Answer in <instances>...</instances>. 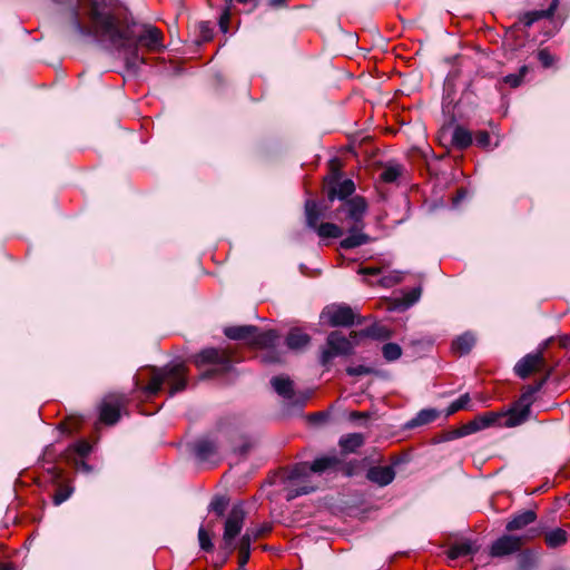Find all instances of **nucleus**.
<instances>
[{"mask_svg":"<svg viewBox=\"0 0 570 570\" xmlns=\"http://www.w3.org/2000/svg\"><path fill=\"white\" fill-rule=\"evenodd\" d=\"M87 16L90 26L80 20L78 6L71 8V26L77 35L106 42L110 48L122 52L127 67L136 69L146 63L139 53V45L150 51L164 48L161 31L149 23H138L132 17H124L118 21L112 13L100 11L97 0H88Z\"/></svg>","mask_w":570,"mask_h":570,"instance_id":"nucleus-1","label":"nucleus"},{"mask_svg":"<svg viewBox=\"0 0 570 570\" xmlns=\"http://www.w3.org/2000/svg\"><path fill=\"white\" fill-rule=\"evenodd\" d=\"M341 461L336 455H325L317 458L311 465L306 462L295 464L288 475V487L286 488V499L292 501L297 497L305 495L315 491L316 487L312 484L309 476L312 473H324L335 470Z\"/></svg>","mask_w":570,"mask_h":570,"instance_id":"nucleus-2","label":"nucleus"},{"mask_svg":"<svg viewBox=\"0 0 570 570\" xmlns=\"http://www.w3.org/2000/svg\"><path fill=\"white\" fill-rule=\"evenodd\" d=\"M164 383L169 385V396L175 395L187 386L186 368L183 363H169L163 367L150 368V380L142 387L147 396L159 393Z\"/></svg>","mask_w":570,"mask_h":570,"instance_id":"nucleus-3","label":"nucleus"},{"mask_svg":"<svg viewBox=\"0 0 570 570\" xmlns=\"http://www.w3.org/2000/svg\"><path fill=\"white\" fill-rule=\"evenodd\" d=\"M546 380H541L535 385H529L522 392L519 400L512 405L507 412V419L504 420V426L513 428L524 423L531 413V405L534 402V395L544 385Z\"/></svg>","mask_w":570,"mask_h":570,"instance_id":"nucleus-4","label":"nucleus"},{"mask_svg":"<svg viewBox=\"0 0 570 570\" xmlns=\"http://www.w3.org/2000/svg\"><path fill=\"white\" fill-rule=\"evenodd\" d=\"M195 364L200 367L210 364L213 368L205 372L202 377L209 379L215 375L228 373L232 370V358L226 351L209 347L195 356Z\"/></svg>","mask_w":570,"mask_h":570,"instance_id":"nucleus-5","label":"nucleus"},{"mask_svg":"<svg viewBox=\"0 0 570 570\" xmlns=\"http://www.w3.org/2000/svg\"><path fill=\"white\" fill-rule=\"evenodd\" d=\"M355 342H352L338 331H333L326 338V347L322 350L320 363L328 367L336 356H348L353 354Z\"/></svg>","mask_w":570,"mask_h":570,"instance_id":"nucleus-6","label":"nucleus"},{"mask_svg":"<svg viewBox=\"0 0 570 570\" xmlns=\"http://www.w3.org/2000/svg\"><path fill=\"white\" fill-rule=\"evenodd\" d=\"M245 517L246 512L243 503L234 504L224 524L223 542L225 550L229 552L235 550V539L243 529Z\"/></svg>","mask_w":570,"mask_h":570,"instance_id":"nucleus-7","label":"nucleus"},{"mask_svg":"<svg viewBox=\"0 0 570 570\" xmlns=\"http://www.w3.org/2000/svg\"><path fill=\"white\" fill-rule=\"evenodd\" d=\"M271 384L274 389V391L282 396L289 405L296 406V407H303L308 397L309 393H297L294 391L293 382L288 376L279 375L274 376L271 380Z\"/></svg>","mask_w":570,"mask_h":570,"instance_id":"nucleus-8","label":"nucleus"},{"mask_svg":"<svg viewBox=\"0 0 570 570\" xmlns=\"http://www.w3.org/2000/svg\"><path fill=\"white\" fill-rule=\"evenodd\" d=\"M279 336L276 331L268 330L265 332H257L253 335L252 344L256 347L264 348L262 360L265 363H279L282 354L275 350Z\"/></svg>","mask_w":570,"mask_h":570,"instance_id":"nucleus-9","label":"nucleus"},{"mask_svg":"<svg viewBox=\"0 0 570 570\" xmlns=\"http://www.w3.org/2000/svg\"><path fill=\"white\" fill-rule=\"evenodd\" d=\"M126 400V396L122 394L110 393L106 395L99 406L100 421L108 425L117 423Z\"/></svg>","mask_w":570,"mask_h":570,"instance_id":"nucleus-10","label":"nucleus"},{"mask_svg":"<svg viewBox=\"0 0 570 570\" xmlns=\"http://www.w3.org/2000/svg\"><path fill=\"white\" fill-rule=\"evenodd\" d=\"M321 317L326 318L331 326L348 327L354 324L355 315L347 305H330L323 309Z\"/></svg>","mask_w":570,"mask_h":570,"instance_id":"nucleus-11","label":"nucleus"},{"mask_svg":"<svg viewBox=\"0 0 570 570\" xmlns=\"http://www.w3.org/2000/svg\"><path fill=\"white\" fill-rule=\"evenodd\" d=\"M523 540L521 537L505 534L497 539L490 549L492 557H504L512 554L521 549Z\"/></svg>","mask_w":570,"mask_h":570,"instance_id":"nucleus-12","label":"nucleus"},{"mask_svg":"<svg viewBox=\"0 0 570 570\" xmlns=\"http://www.w3.org/2000/svg\"><path fill=\"white\" fill-rule=\"evenodd\" d=\"M503 417L507 419V413L500 414V413H494V412H488V413L481 414L464 425V428H463L464 431L461 433V435L474 433V432L484 430V429L495 425V424L504 426V422L501 423V420Z\"/></svg>","mask_w":570,"mask_h":570,"instance_id":"nucleus-13","label":"nucleus"},{"mask_svg":"<svg viewBox=\"0 0 570 570\" xmlns=\"http://www.w3.org/2000/svg\"><path fill=\"white\" fill-rule=\"evenodd\" d=\"M367 204L364 198L356 196L344 204L346 217L352 222V225L364 226L363 217L366 213Z\"/></svg>","mask_w":570,"mask_h":570,"instance_id":"nucleus-14","label":"nucleus"},{"mask_svg":"<svg viewBox=\"0 0 570 570\" xmlns=\"http://www.w3.org/2000/svg\"><path fill=\"white\" fill-rule=\"evenodd\" d=\"M355 190V185L352 179H332L327 186V198L330 202L334 199H345L351 196Z\"/></svg>","mask_w":570,"mask_h":570,"instance_id":"nucleus-15","label":"nucleus"},{"mask_svg":"<svg viewBox=\"0 0 570 570\" xmlns=\"http://www.w3.org/2000/svg\"><path fill=\"white\" fill-rule=\"evenodd\" d=\"M366 478L379 487H386L395 479V470L392 465L371 466L366 472Z\"/></svg>","mask_w":570,"mask_h":570,"instance_id":"nucleus-16","label":"nucleus"},{"mask_svg":"<svg viewBox=\"0 0 570 570\" xmlns=\"http://www.w3.org/2000/svg\"><path fill=\"white\" fill-rule=\"evenodd\" d=\"M219 445L216 440L202 439L196 442L194 451L199 461H210L218 455Z\"/></svg>","mask_w":570,"mask_h":570,"instance_id":"nucleus-17","label":"nucleus"},{"mask_svg":"<svg viewBox=\"0 0 570 570\" xmlns=\"http://www.w3.org/2000/svg\"><path fill=\"white\" fill-rule=\"evenodd\" d=\"M364 226L352 225L348 235L343 238L340 246L343 249H352L370 242V236L363 233Z\"/></svg>","mask_w":570,"mask_h":570,"instance_id":"nucleus-18","label":"nucleus"},{"mask_svg":"<svg viewBox=\"0 0 570 570\" xmlns=\"http://www.w3.org/2000/svg\"><path fill=\"white\" fill-rule=\"evenodd\" d=\"M542 355L540 353L527 354L515 364L514 372L519 377L527 379L530 373L542 363Z\"/></svg>","mask_w":570,"mask_h":570,"instance_id":"nucleus-19","label":"nucleus"},{"mask_svg":"<svg viewBox=\"0 0 570 570\" xmlns=\"http://www.w3.org/2000/svg\"><path fill=\"white\" fill-rule=\"evenodd\" d=\"M559 6V0H550V4L547 9L532 10L523 14L522 22L525 27H531L534 22L541 19H549L554 14Z\"/></svg>","mask_w":570,"mask_h":570,"instance_id":"nucleus-20","label":"nucleus"},{"mask_svg":"<svg viewBox=\"0 0 570 570\" xmlns=\"http://www.w3.org/2000/svg\"><path fill=\"white\" fill-rule=\"evenodd\" d=\"M257 332L254 325L229 326L224 330V334L235 341H246L252 344L253 335Z\"/></svg>","mask_w":570,"mask_h":570,"instance_id":"nucleus-21","label":"nucleus"},{"mask_svg":"<svg viewBox=\"0 0 570 570\" xmlns=\"http://www.w3.org/2000/svg\"><path fill=\"white\" fill-rule=\"evenodd\" d=\"M537 519V514L532 510H525L520 513H517L512 517V519L507 523L505 529L508 531L521 530L529 524L533 523Z\"/></svg>","mask_w":570,"mask_h":570,"instance_id":"nucleus-22","label":"nucleus"},{"mask_svg":"<svg viewBox=\"0 0 570 570\" xmlns=\"http://www.w3.org/2000/svg\"><path fill=\"white\" fill-rule=\"evenodd\" d=\"M392 335L391 331L379 324H374L372 326L366 327L365 330H362L361 332H351V337L353 340H356V337H371L374 340H387Z\"/></svg>","mask_w":570,"mask_h":570,"instance_id":"nucleus-23","label":"nucleus"},{"mask_svg":"<svg viewBox=\"0 0 570 570\" xmlns=\"http://www.w3.org/2000/svg\"><path fill=\"white\" fill-rule=\"evenodd\" d=\"M439 416V412L434 409H423L413 419L406 423V428L414 429L417 426L426 425L435 421Z\"/></svg>","mask_w":570,"mask_h":570,"instance_id":"nucleus-24","label":"nucleus"},{"mask_svg":"<svg viewBox=\"0 0 570 570\" xmlns=\"http://www.w3.org/2000/svg\"><path fill=\"white\" fill-rule=\"evenodd\" d=\"M311 341V337L298 328H293L286 336V345L289 350H301Z\"/></svg>","mask_w":570,"mask_h":570,"instance_id":"nucleus-25","label":"nucleus"},{"mask_svg":"<svg viewBox=\"0 0 570 570\" xmlns=\"http://www.w3.org/2000/svg\"><path fill=\"white\" fill-rule=\"evenodd\" d=\"M473 142L472 134L462 126H456L452 132V145L458 149H465Z\"/></svg>","mask_w":570,"mask_h":570,"instance_id":"nucleus-26","label":"nucleus"},{"mask_svg":"<svg viewBox=\"0 0 570 570\" xmlns=\"http://www.w3.org/2000/svg\"><path fill=\"white\" fill-rule=\"evenodd\" d=\"M364 443V436L361 433H350L340 439V446L344 452L352 453Z\"/></svg>","mask_w":570,"mask_h":570,"instance_id":"nucleus-27","label":"nucleus"},{"mask_svg":"<svg viewBox=\"0 0 570 570\" xmlns=\"http://www.w3.org/2000/svg\"><path fill=\"white\" fill-rule=\"evenodd\" d=\"M305 215H306L307 226L309 228L315 229L317 227V222L323 216V213L320 209V206L315 200L307 199L305 202Z\"/></svg>","mask_w":570,"mask_h":570,"instance_id":"nucleus-28","label":"nucleus"},{"mask_svg":"<svg viewBox=\"0 0 570 570\" xmlns=\"http://www.w3.org/2000/svg\"><path fill=\"white\" fill-rule=\"evenodd\" d=\"M544 541L549 548H558L568 541V533L561 528H556L544 534Z\"/></svg>","mask_w":570,"mask_h":570,"instance_id":"nucleus-29","label":"nucleus"},{"mask_svg":"<svg viewBox=\"0 0 570 570\" xmlns=\"http://www.w3.org/2000/svg\"><path fill=\"white\" fill-rule=\"evenodd\" d=\"M475 343V338L471 333H464L456 337L452 343V350L460 353L466 354L471 351Z\"/></svg>","mask_w":570,"mask_h":570,"instance_id":"nucleus-30","label":"nucleus"},{"mask_svg":"<svg viewBox=\"0 0 570 570\" xmlns=\"http://www.w3.org/2000/svg\"><path fill=\"white\" fill-rule=\"evenodd\" d=\"M315 229L322 238H338L343 235V230L333 223H322Z\"/></svg>","mask_w":570,"mask_h":570,"instance_id":"nucleus-31","label":"nucleus"},{"mask_svg":"<svg viewBox=\"0 0 570 570\" xmlns=\"http://www.w3.org/2000/svg\"><path fill=\"white\" fill-rule=\"evenodd\" d=\"M474 548L473 544L470 541L460 542L456 544H453L449 550V558L450 559H458L460 557H465L471 553H473Z\"/></svg>","mask_w":570,"mask_h":570,"instance_id":"nucleus-32","label":"nucleus"},{"mask_svg":"<svg viewBox=\"0 0 570 570\" xmlns=\"http://www.w3.org/2000/svg\"><path fill=\"white\" fill-rule=\"evenodd\" d=\"M382 354L386 362H394L402 355V348L396 343H385L382 346Z\"/></svg>","mask_w":570,"mask_h":570,"instance_id":"nucleus-33","label":"nucleus"},{"mask_svg":"<svg viewBox=\"0 0 570 570\" xmlns=\"http://www.w3.org/2000/svg\"><path fill=\"white\" fill-rule=\"evenodd\" d=\"M471 399L469 393L462 394L458 400L453 401L446 411L448 415H451L460 410H471L472 406L470 405Z\"/></svg>","mask_w":570,"mask_h":570,"instance_id":"nucleus-34","label":"nucleus"},{"mask_svg":"<svg viewBox=\"0 0 570 570\" xmlns=\"http://www.w3.org/2000/svg\"><path fill=\"white\" fill-rule=\"evenodd\" d=\"M403 279L402 273L400 272H392L386 275H382L377 283L385 288L392 287L400 283Z\"/></svg>","mask_w":570,"mask_h":570,"instance_id":"nucleus-35","label":"nucleus"},{"mask_svg":"<svg viewBox=\"0 0 570 570\" xmlns=\"http://www.w3.org/2000/svg\"><path fill=\"white\" fill-rule=\"evenodd\" d=\"M528 72V67L522 66L518 73H510L503 78V81L512 88H517L521 85L523 77Z\"/></svg>","mask_w":570,"mask_h":570,"instance_id":"nucleus-36","label":"nucleus"},{"mask_svg":"<svg viewBox=\"0 0 570 570\" xmlns=\"http://www.w3.org/2000/svg\"><path fill=\"white\" fill-rule=\"evenodd\" d=\"M198 541L202 550L210 552L214 549L210 535L203 525L198 530Z\"/></svg>","mask_w":570,"mask_h":570,"instance_id":"nucleus-37","label":"nucleus"},{"mask_svg":"<svg viewBox=\"0 0 570 570\" xmlns=\"http://www.w3.org/2000/svg\"><path fill=\"white\" fill-rule=\"evenodd\" d=\"M400 166H389L382 171L381 179L385 183H394L400 177Z\"/></svg>","mask_w":570,"mask_h":570,"instance_id":"nucleus-38","label":"nucleus"},{"mask_svg":"<svg viewBox=\"0 0 570 570\" xmlns=\"http://www.w3.org/2000/svg\"><path fill=\"white\" fill-rule=\"evenodd\" d=\"M259 538V532L250 533V529L240 537L238 550L250 551L252 541Z\"/></svg>","mask_w":570,"mask_h":570,"instance_id":"nucleus-39","label":"nucleus"},{"mask_svg":"<svg viewBox=\"0 0 570 570\" xmlns=\"http://www.w3.org/2000/svg\"><path fill=\"white\" fill-rule=\"evenodd\" d=\"M228 501L224 497H216L209 504V510L218 517L224 515Z\"/></svg>","mask_w":570,"mask_h":570,"instance_id":"nucleus-40","label":"nucleus"},{"mask_svg":"<svg viewBox=\"0 0 570 570\" xmlns=\"http://www.w3.org/2000/svg\"><path fill=\"white\" fill-rule=\"evenodd\" d=\"M70 450H72L80 458L87 456L91 452V445L86 440H80L76 442Z\"/></svg>","mask_w":570,"mask_h":570,"instance_id":"nucleus-41","label":"nucleus"},{"mask_svg":"<svg viewBox=\"0 0 570 570\" xmlns=\"http://www.w3.org/2000/svg\"><path fill=\"white\" fill-rule=\"evenodd\" d=\"M72 492H73V488H71V487L60 488L53 497V504L60 505L61 503H63L71 497Z\"/></svg>","mask_w":570,"mask_h":570,"instance_id":"nucleus-42","label":"nucleus"},{"mask_svg":"<svg viewBox=\"0 0 570 570\" xmlns=\"http://www.w3.org/2000/svg\"><path fill=\"white\" fill-rule=\"evenodd\" d=\"M538 59L544 68L551 67L556 60L547 49L539 50Z\"/></svg>","mask_w":570,"mask_h":570,"instance_id":"nucleus-43","label":"nucleus"},{"mask_svg":"<svg viewBox=\"0 0 570 570\" xmlns=\"http://www.w3.org/2000/svg\"><path fill=\"white\" fill-rule=\"evenodd\" d=\"M372 370L364 365L350 366L346 368V373L351 376H361L370 374Z\"/></svg>","mask_w":570,"mask_h":570,"instance_id":"nucleus-44","label":"nucleus"},{"mask_svg":"<svg viewBox=\"0 0 570 570\" xmlns=\"http://www.w3.org/2000/svg\"><path fill=\"white\" fill-rule=\"evenodd\" d=\"M475 144L479 147L485 148L490 146V135L488 131H478L475 134Z\"/></svg>","mask_w":570,"mask_h":570,"instance_id":"nucleus-45","label":"nucleus"},{"mask_svg":"<svg viewBox=\"0 0 570 570\" xmlns=\"http://www.w3.org/2000/svg\"><path fill=\"white\" fill-rule=\"evenodd\" d=\"M358 273L365 277H370L381 275L382 271L379 267H363L358 271Z\"/></svg>","mask_w":570,"mask_h":570,"instance_id":"nucleus-46","label":"nucleus"},{"mask_svg":"<svg viewBox=\"0 0 570 570\" xmlns=\"http://www.w3.org/2000/svg\"><path fill=\"white\" fill-rule=\"evenodd\" d=\"M520 570H529L531 568V556L530 553H522L520 556Z\"/></svg>","mask_w":570,"mask_h":570,"instance_id":"nucleus-47","label":"nucleus"},{"mask_svg":"<svg viewBox=\"0 0 570 570\" xmlns=\"http://www.w3.org/2000/svg\"><path fill=\"white\" fill-rule=\"evenodd\" d=\"M228 20H229V14L228 12L226 11L219 19V27H220V30L223 32H227L228 30Z\"/></svg>","mask_w":570,"mask_h":570,"instance_id":"nucleus-48","label":"nucleus"},{"mask_svg":"<svg viewBox=\"0 0 570 570\" xmlns=\"http://www.w3.org/2000/svg\"><path fill=\"white\" fill-rule=\"evenodd\" d=\"M250 551L239 550V566L244 568L249 560Z\"/></svg>","mask_w":570,"mask_h":570,"instance_id":"nucleus-49","label":"nucleus"},{"mask_svg":"<svg viewBox=\"0 0 570 570\" xmlns=\"http://www.w3.org/2000/svg\"><path fill=\"white\" fill-rule=\"evenodd\" d=\"M328 417V413L326 412H317L311 415V420L314 422H324Z\"/></svg>","mask_w":570,"mask_h":570,"instance_id":"nucleus-50","label":"nucleus"},{"mask_svg":"<svg viewBox=\"0 0 570 570\" xmlns=\"http://www.w3.org/2000/svg\"><path fill=\"white\" fill-rule=\"evenodd\" d=\"M288 0H268V6L272 8H281L286 6Z\"/></svg>","mask_w":570,"mask_h":570,"instance_id":"nucleus-51","label":"nucleus"},{"mask_svg":"<svg viewBox=\"0 0 570 570\" xmlns=\"http://www.w3.org/2000/svg\"><path fill=\"white\" fill-rule=\"evenodd\" d=\"M421 295V289L420 288H414L412 292H411V297H410V303H415L419 297Z\"/></svg>","mask_w":570,"mask_h":570,"instance_id":"nucleus-52","label":"nucleus"},{"mask_svg":"<svg viewBox=\"0 0 570 570\" xmlns=\"http://www.w3.org/2000/svg\"><path fill=\"white\" fill-rule=\"evenodd\" d=\"M77 465L79 469L86 471V472H90L91 468L89 464H87L85 461H79L77 462Z\"/></svg>","mask_w":570,"mask_h":570,"instance_id":"nucleus-53","label":"nucleus"},{"mask_svg":"<svg viewBox=\"0 0 570 570\" xmlns=\"http://www.w3.org/2000/svg\"><path fill=\"white\" fill-rule=\"evenodd\" d=\"M367 414L364 413V412H352L351 413V419H360V417H366Z\"/></svg>","mask_w":570,"mask_h":570,"instance_id":"nucleus-54","label":"nucleus"},{"mask_svg":"<svg viewBox=\"0 0 570 570\" xmlns=\"http://www.w3.org/2000/svg\"><path fill=\"white\" fill-rule=\"evenodd\" d=\"M248 449H249V444H248V443H245V444H243V445L238 449V453H239L240 455H245V454L247 453Z\"/></svg>","mask_w":570,"mask_h":570,"instance_id":"nucleus-55","label":"nucleus"},{"mask_svg":"<svg viewBox=\"0 0 570 570\" xmlns=\"http://www.w3.org/2000/svg\"><path fill=\"white\" fill-rule=\"evenodd\" d=\"M266 531H268V528H258V529H250V533L259 532V537L264 534Z\"/></svg>","mask_w":570,"mask_h":570,"instance_id":"nucleus-56","label":"nucleus"},{"mask_svg":"<svg viewBox=\"0 0 570 570\" xmlns=\"http://www.w3.org/2000/svg\"><path fill=\"white\" fill-rule=\"evenodd\" d=\"M111 1H112V0H104V4H101L99 1H97V2H98V4H99L100 11H101V12H104V13H106V12L104 11V7L109 6Z\"/></svg>","mask_w":570,"mask_h":570,"instance_id":"nucleus-57","label":"nucleus"},{"mask_svg":"<svg viewBox=\"0 0 570 570\" xmlns=\"http://www.w3.org/2000/svg\"><path fill=\"white\" fill-rule=\"evenodd\" d=\"M0 570H14L12 566L10 564H1L0 563Z\"/></svg>","mask_w":570,"mask_h":570,"instance_id":"nucleus-58","label":"nucleus"},{"mask_svg":"<svg viewBox=\"0 0 570 570\" xmlns=\"http://www.w3.org/2000/svg\"><path fill=\"white\" fill-rule=\"evenodd\" d=\"M568 342H570V338H569V337H566V338L563 340V342H562V345H563V346H567V343H568Z\"/></svg>","mask_w":570,"mask_h":570,"instance_id":"nucleus-59","label":"nucleus"},{"mask_svg":"<svg viewBox=\"0 0 570 570\" xmlns=\"http://www.w3.org/2000/svg\"><path fill=\"white\" fill-rule=\"evenodd\" d=\"M237 1H238L239 3H244V4H246V3L250 2L252 0H237Z\"/></svg>","mask_w":570,"mask_h":570,"instance_id":"nucleus-60","label":"nucleus"}]
</instances>
